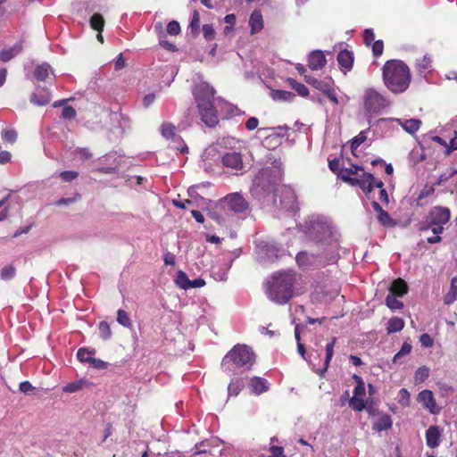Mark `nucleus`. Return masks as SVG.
<instances>
[{
    "instance_id": "obj_1",
    "label": "nucleus",
    "mask_w": 457,
    "mask_h": 457,
    "mask_svg": "<svg viewBox=\"0 0 457 457\" xmlns=\"http://www.w3.org/2000/svg\"><path fill=\"white\" fill-rule=\"evenodd\" d=\"M382 76L385 86L395 94L404 92L411 79L409 67L400 60L387 61L383 66Z\"/></svg>"
},
{
    "instance_id": "obj_2",
    "label": "nucleus",
    "mask_w": 457,
    "mask_h": 457,
    "mask_svg": "<svg viewBox=\"0 0 457 457\" xmlns=\"http://www.w3.org/2000/svg\"><path fill=\"white\" fill-rule=\"evenodd\" d=\"M306 237L316 243L325 246H331L337 241V233L326 218L312 216L304 223Z\"/></svg>"
},
{
    "instance_id": "obj_3",
    "label": "nucleus",
    "mask_w": 457,
    "mask_h": 457,
    "mask_svg": "<svg viewBox=\"0 0 457 457\" xmlns=\"http://www.w3.org/2000/svg\"><path fill=\"white\" fill-rule=\"evenodd\" d=\"M214 94V88L205 82L198 84L194 90L199 114L208 127L218 123L217 112L212 104Z\"/></svg>"
},
{
    "instance_id": "obj_4",
    "label": "nucleus",
    "mask_w": 457,
    "mask_h": 457,
    "mask_svg": "<svg viewBox=\"0 0 457 457\" xmlns=\"http://www.w3.org/2000/svg\"><path fill=\"white\" fill-rule=\"evenodd\" d=\"M279 181V170L272 168L262 169L253 179L250 193L258 200L265 199L277 191L276 187Z\"/></svg>"
},
{
    "instance_id": "obj_5",
    "label": "nucleus",
    "mask_w": 457,
    "mask_h": 457,
    "mask_svg": "<svg viewBox=\"0 0 457 457\" xmlns=\"http://www.w3.org/2000/svg\"><path fill=\"white\" fill-rule=\"evenodd\" d=\"M294 275L290 272L274 274L272 281L269 282V298L279 304L286 303L293 295Z\"/></svg>"
},
{
    "instance_id": "obj_6",
    "label": "nucleus",
    "mask_w": 457,
    "mask_h": 457,
    "mask_svg": "<svg viewBox=\"0 0 457 457\" xmlns=\"http://www.w3.org/2000/svg\"><path fill=\"white\" fill-rule=\"evenodd\" d=\"M255 361V355L245 345H237L223 358L221 366L227 371H235L236 368L249 369Z\"/></svg>"
},
{
    "instance_id": "obj_7",
    "label": "nucleus",
    "mask_w": 457,
    "mask_h": 457,
    "mask_svg": "<svg viewBox=\"0 0 457 457\" xmlns=\"http://www.w3.org/2000/svg\"><path fill=\"white\" fill-rule=\"evenodd\" d=\"M363 103L365 111L371 113H378L389 104L386 98L373 88H368L364 92Z\"/></svg>"
},
{
    "instance_id": "obj_8",
    "label": "nucleus",
    "mask_w": 457,
    "mask_h": 457,
    "mask_svg": "<svg viewBox=\"0 0 457 457\" xmlns=\"http://www.w3.org/2000/svg\"><path fill=\"white\" fill-rule=\"evenodd\" d=\"M224 208L234 212H242L248 207V203L239 193L228 195L221 202Z\"/></svg>"
},
{
    "instance_id": "obj_9",
    "label": "nucleus",
    "mask_w": 457,
    "mask_h": 457,
    "mask_svg": "<svg viewBox=\"0 0 457 457\" xmlns=\"http://www.w3.org/2000/svg\"><path fill=\"white\" fill-rule=\"evenodd\" d=\"M451 217L450 210L446 207L442 206H436L434 207L428 214L426 216V218H428L435 222H437V224H440L442 227L445 225Z\"/></svg>"
},
{
    "instance_id": "obj_10",
    "label": "nucleus",
    "mask_w": 457,
    "mask_h": 457,
    "mask_svg": "<svg viewBox=\"0 0 457 457\" xmlns=\"http://www.w3.org/2000/svg\"><path fill=\"white\" fill-rule=\"evenodd\" d=\"M418 400L424 407L428 409L431 413H437L439 409L436 408L433 393L429 390H423L418 395Z\"/></svg>"
},
{
    "instance_id": "obj_11",
    "label": "nucleus",
    "mask_w": 457,
    "mask_h": 457,
    "mask_svg": "<svg viewBox=\"0 0 457 457\" xmlns=\"http://www.w3.org/2000/svg\"><path fill=\"white\" fill-rule=\"evenodd\" d=\"M222 163L228 168L240 170L243 167L242 157L240 154L232 152L227 153L222 157Z\"/></svg>"
},
{
    "instance_id": "obj_12",
    "label": "nucleus",
    "mask_w": 457,
    "mask_h": 457,
    "mask_svg": "<svg viewBox=\"0 0 457 457\" xmlns=\"http://www.w3.org/2000/svg\"><path fill=\"white\" fill-rule=\"evenodd\" d=\"M258 133L265 136L264 144L273 147L280 144V134L275 133V129L271 128H261L258 129Z\"/></svg>"
},
{
    "instance_id": "obj_13",
    "label": "nucleus",
    "mask_w": 457,
    "mask_h": 457,
    "mask_svg": "<svg viewBox=\"0 0 457 457\" xmlns=\"http://www.w3.org/2000/svg\"><path fill=\"white\" fill-rule=\"evenodd\" d=\"M326 64V58L321 51H313L310 54L308 66L312 70H320Z\"/></svg>"
},
{
    "instance_id": "obj_14",
    "label": "nucleus",
    "mask_w": 457,
    "mask_h": 457,
    "mask_svg": "<svg viewBox=\"0 0 457 457\" xmlns=\"http://www.w3.org/2000/svg\"><path fill=\"white\" fill-rule=\"evenodd\" d=\"M284 198L280 199L282 208L287 211L293 212L295 209V196L290 188H282Z\"/></svg>"
},
{
    "instance_id": "obj_15",
    "label": "nucleus",
    "mask_w": 457,
    "mask_h": 457,
    "mask_svg": "<svg viewBox=\"0 0 457 457\" xmlns=\"http://www.w3.org/2000/svg\"><path fill=\"white\" fill-rule=\"evenodd\" d=\"M337 342V338L333 337L331 342L326 345V357L324 361V366L320 370H314L316 373H318L321 378L324 376L325 372L328 370L329 367L330 361L334 354V346Z\"/></svg>"
},
{
    "instance_id": "obj_16",
    "label": "nucleus",
    "mask_w": 457,
    "mask_h": 457,
    "mask_svg": "<svg viewBox=\"0 0 457 457\" xmlns=\"http://www.w3.org/2000/svg\"><path fill=\"white\" fill-rule=\"evenodd\" d=\"M440 431L437 427L431 426L426 431V441L428 446L435 448L439 445L440 443Z\"/></svg>"
},
{
    "instance_id": "obj_17",
    "label": "nucleus",
    "mask_w": 457,
    "mask_h": 457,
    "mask_svg": "<svg viewBox=\"0 0 457 457\" xmlns=\"http://www.w3.org/2000/svg\"><path fill=\"white\" fill-rule=\"evenodd\" d=\"M389 291L390 295L402 297L407 293L408 286L403 279L397 278L391 284Z\"/></svg>"
},
{
    "instance_id": "obj_18",
    "label": "nucleus",
    "mask_w": 457,
    "mask_h": 457,
    "mask_svg": "<svg viewBox=\"0 0 457 457\" xmlns=\"http://www.w3.org/2000/svg\"><path fill=\"white\" fill-rule=\"evenodd\" d=\"M374 176L371 173L362 171L360 175L359 187L366 194H370L373 190Z\"/></svg>"
},
{
    "instance_id": "obj_19",
    "label": "nucleus",
    "mask_w": 457,
    "mask_h": 457,
    "mask_svg": "<svg viewBox=\"0 0 457 457\" xmlns=\"http://www.w3.org/2000/svg\"><path fill=\"white\" fill-rule=\"evenodd\" d=\"M22 50L21 43L15 44L9 49H4L0 53V60L3 62H8L20 54Z\"/></svg>"
},
{
    "instance_id": "obj_20",
    "label": "nucleus",
    "mask_w": 457,
    "mask_h": 457,
    "mask_svg": "<svg viewBox=\"0 0 457 457\" xmlns=\"http://www.w3.org/2000/svg\"><path fill=\"white\" fill-rule=\"evenodd\" d=\"M396 121L403 127V129L410 134L415 133L420 127L421 120L418 119H410L403 121L397 119Z\"/></svg>"
},
{
    "instance_id": "obj_21",
    "label": "nucleus",
    "mask_w": 457,
    "mask_h": 457,
    "mask_svg": "<svg viewBox=\"0 0 457 457\" xmlns=\"http://www.w3.org/2000/svg\"><path fill=\"white\" fill-rule=\"evenodd\" d=\"M52 73V69L49 64L43 63L35 69L34 76L37 80L45 81L46 80L50 74Z\"/></svg>"
},
{
    "instance_id": "obj_22",
    "label": "nucleus",
    "mask_w": 457,
    "mask_h": 457,
    "mask_svg": "<svg viewBox=\"0 0 457 457\" xmlns=\"http://www.w3.org/2000/svg\"><path fill=\"white\" fill-rule=\"evenodd\" d=\"M392 427V420L389 415H381L373 424V429L382 431L389 429Z\"/></svg>"
},
{
    "instance_id": "obj_23",
    "label": "nucleus",
    "mask_w": 457,
    "mask_h": 457,
    "mask_svg": "<svg viewBox=\"0 0 457 457\" xmlns=\"http://www.w3.org/2000/svg\"><path fill=\"white\" fill-rule=\"evenodd\" d=\"M249 23L252 29V33H256L262 29V17L259 12H253L250 16Z\"/></svg>"
},
{
    "instance_id": "obj_24",
    "label": "nucleus",
    "mask_w": 457,
    "mask_h": 457,
    "mask_svg": "<svg viewBox=\"0 0 457 457\" xmlns=\"http://www.w3.org/2000/svg\"><path fill=\"white\" fill-rule=\"evenodd\" d=\"M421 229L422 230L431 229V231L435 235H440L441 233H443L445 228L440 224H437V222H435L434 220L425 217L424 220L422 222Z\"/></svg>"
},
{
    "instance_id": "obj_25",
    "label": "nucleus",
    "mask_w": 457,
    "mask_h": 457,
    "mask_svg": "<svg viewBox=\"0 0 457 457\" xmlns=\"http://www.w3.org/2000/svg\"><path fill=\"white\" fill-rule=\"evenodd\" d=\"M353 61L352 54L347 50L340 51L337 54V62L344 68H352Z\"/></svg>"
},
{
    "instance_id": "obj_26",
    "label": "nucleus",
    "mask_w": 457,
    "mask_h": 457,
    "mask_svg": "<svg viewBox=\"0 0 457 457\" xmlns=\"http://www.w3.org/2000/svg\"><path fill=\"white\" fill-rule=\"evenodd\" d=\"M270 96L275 101L290 102L295 98V94L286 90H272Z\"/></svg>"
},
{
    "instance_id": "obj_27",
    "label": "nucleus",
    "mask_w": 457,
    "mask_h": 457,
    "mask_svg": "<svg viewBox=\"0 0 457 457\" xmlns=\"http://www.w3.org/2000/svg\"><path fill=\"white\" fill-rule=\"evenodd\" d=\"M251 387H252L253 392L256 395H260L268 390V386H266V381L258 377H254L252 378Z\"/></svg>"
},
{
    "instance_id": "obj_28",
    "label": "nucleus",
    "mask_w": 457,
    "mask_h": 457,
    "mask_svg": "<svg viewBox=\"0 0 457 457\" xmlns=\"http://www.w3.org/2000/svg\"><path fill=\"white\" fill-rule=\"evenodd\" d=\"M50 100V96L46 91L36 92L31 96V102L37 105H46Z\"/></svg>"
},
{
    "instance_id": "obj_29",
    "label": "nucleus",
    "mask_w": 457,
    "mask_h": 457,
    "mask_svg": "<svg viewBox=\"0 0 457 457\" xmlns=\"http://www.w3.org/2000/svg\"><path fill=\"white\" fill-rule=\"evenodd\" d=\"M404 327V321L401 318L390 319L387 322V333H395L402 330Z\"/></svg>"
},
{
    "instance_id": "obj_30",
    "label": "nucleus",
    "mask_w": 457,
    "mask_h": 457,
    "mask_svg": "<svg viewBox=\"0 0 457 457\" xmlns=\"http://www.w3.org/2000/svg\"><path fill=\"white\" fill-rule=\"evenodd\" d=\"M89 23L93 29L102 32L104 26V19L100 13H94L90 18Z\"/></svg>"
},
{
    "instance_id": "obj_31",
    "label": "nucleus",
    "mask_w": 457,
    "mask_h": 457,
    "mask_svg": "<svg viewBox=\"0 0 457 457\" xmlns=\"http://www.w3.org/2000/svg\"><path fill=\"white\" fill-rule=\"evenodd\" d=\"M161 134L165 138L174 137L176 138L175 131L176 127L170 122H163L160 128Z\"/></svg>"
},
{
    "instance_id": "obj_32",
    "label": "nucleus",
    "mask_w": 457,
    "mask_h": 457,
    "mask_svg": "<svg viewBox=\"0 0 457 457\" xmlns=\"http://www.w3.org/2000/svg\"><path fill=\"white\" fill-rule=\"evenodd\" d=\"M87 385H88V383L86 380L75 381V382L66 385L63 387V391L67 392V393H75V392H78V391L83 389Z\"/></svg>"
},
{
    "instance_id": "obj_33",
    "label": "nucleus",
    "mask_w": 457,
    "mask_h": 457,
    "mask_svg": "<svg viewBox=\"0 0 457 457\" xmlns=\"http://www.w3.org/2000/svg\"><path fill=\"white\" fill-rule=\"evenodd\" d=\"M16 269L12 264L4 266L0 271V277L3 280H9L15 277Z\"/></svg>"
},
{
    "instance_id": "obj_34",
    "label": "nucleus",
    "mask_w": 457,
    "mask_h": 457,
    "mask_svg": "<svg viewBox=\"0 0 457 457\" xmlns=\"http://www.w3.org/2000/svg\"><path fill=\"white\" fill-rule=\"evenodd\" d=\"M175 283L179 287L187 290L188 289V283H190V279L184 271L179 270L175 278Z\"/></svg>"
},
{
    "instance_id": "obj_35",
    "label": "nucleus",
    "mask_w": 457,
    "mask_h": 457,
    "mask_svg": "<svg viewBox=\"0 0 457 457\" xmlns=\"http://www.w3.org/2000/svg\"><path fill=\"white\" fill-rule=\"evenodd\" d=\"M199 28H200L199 13L197 11H195L193 12L191 21H190L191 33L195 36H197L199 34Z\"/></svg>"
},
{
    "instance_id": "obj_36",
    "label": "nucleus",
    "mask_w": 457,
    "mask_h": 457,
    "mask_svg": "<svg viewBox=\"0 0 457 457\" xmlns=\"http://www.w3.org/2000/svg\"><path fill=\"white\" fill-rule=\"evenodd\" d=\"M100 337L104 340H108L112 337V331L109 324L106 321H101L98 326Z\"/></svg>"
},
{
    "instance_id": "obj_37",
    "label": "nucleus",
    "mask_w": 457,
    "mask_h": 457,
    "mask_svg": "<svg viewBox=\"0 0 457 457\" xmlns=\"http://www.w3.org/2000/svg\"><path fill=\"white\" fill-rule=\"evenodd\" d=\"M117 321L123 327H131V320L127 312L119 310L117 312Z\"/></svg>"
},
{
    "instance_id": "obj_38",
    "label": "nucleus",
    "mask_w": 457,
    "mask_h": 457,
    "mask_svg": "<svg viewBox=\"0 0 457 457\" xmlns=\"http://www.w3.org/2000/svg\"><path fill=\"white\" fill-rule=\"evenodd\" d=\"M395 296L396 295L389 294L386 297V304L392 310L402 309L403 307V303L401 301L397 300Z\"/></svg>"
},
{
    "instance_id": "obj_39",
    "label": "nucleus",
    "mask_w": 457,
    "mask_h": 457,
    "mask_svg": "<svg viewBox=\"0 0 457 457\" xmlns=\"http://www.w3.org/2000/svg\"><path fill=\"white\" fill-rule=\"evenodd\" d=\"M417 66L420 72L425 71L431 66V57L428 54L423 55L420 59L417 60Z\"/></svg>"
},
{
    "instance_id": "obj_40",
    "label": "nucleus",
    "mask_w": 457,
    "mask_h": 457,
    "mask_svg": "<svg viewBox=\"0 0 457 457\" xmlns=\"http://www.w3.org/2000/svg\"><path fill=\"white\" fill-rule=\"evenodd\" d=\"M429 376V369L426 366L419 368L415 372V381L421 383L427 379Z\"/></svg>"
},
{
    "instance_id": "obj_41",
    "label": "nucleus",
    "mask_w": 457,
    "mask_h": 457,
    "mask_svg": "<svg viewBox=\"0 0 457 457\" xmlns=\"http://www.w3.org/2000/svg\"><path fill=\"white\" fill-rule=\"evenodd\" d=\"M17 136V132L12 129H4L2 131V139L10 144H13L16 141Z\"/></svg>"
},
{
    "instance_id": "obj_42",
    "label": "nucleus",
    "mask_w": 457,
    "mask_h": 457,
    "mask_svg": "<svg viewBox=\"0 0 457 457\" xmlns=\"http://www.w3.org/2000/svg\"><path fill=\"white\" fill-rule=\"evenodd\" d=\"M349 407H351L354 411H361L365 408V403L361 397L353 396L349 400Z\"/></svg>"
},
{
    "instance_id": "obj_43",
    "label": "nucleus",
    "mask_w": 457,
    "mask_h": 457,
    "mask_svg": "<svg viewBox=\"0 0 457 457\" xmlns=\"http://www.w3.org/2000/svg\"><path fill=\"white\" fill-rule=\"evenodd\" d=\"M411 351V345L404 343L401 350L394 356L393 361L397 362L403 356L408 355Z\"/></svg>"
},
{
    "instance_id": "obj_44",
    "label": "nucleus",
    "mask_w": 457,
    "mask_h": 457,
    "mask_svg": "<svg viewBox=\"0 0 457 457\" xmlns=\"http://www.w3.org/2000/svg\"><path fill=\"white\" fill-rule=\"evenodd\" d=\"M290 85L300 96H308L309 90L303 84L296 82L295 80H291Z\"/></svg>"
},
{
    "instance_id": "obj_45",
    "label": "nucleus",
    "mask_w": 457,
    "mask_h": 457,
    "mask_svg": "<svg viewBox=\"0 0 457 457\" xmlns=\"http://www.w3.org/2000/svg\"><path fill=\"white\" fill-rule=\"evenodd\" d=\"M367 139V137H366V134H365V131H361L353 140H352V145H351V148H352V151L353 152L355 149H357V147L362 144L363 142H365V140Z\"/></svg>"
},
{
    "instance_id": "obj_46",
    "label": "nucleus",
    "mask_w": 457,
    "mask_h": 457,
    "mask_svg": "<svg viewBox=\"0 0 457 457\" xmlns=\"http://www.w3.org/2000/svg\"><path fill=\"white\" fill-rule=\"evenodd\" d=\"M378 220L379 222L385 226H393L394 221L392 218L389 216L387 212L385 210L381 211L380 213L378 215Z\"/></svg>"
},
{
    "instance_id": "obj_47",
    "label": "nucleus",
    "mask_w": 457,
    "mask_h": 457,
    "mask_svg": "<svg viewBox=\"0 0 457 457\" xmlns=\"http://www.w3.org/2000/svg\"><path fill=\"white\" fill-rule=\"evenodd\" d=\"M398 403L403 406H407L410 403V394L405 388H402L398 394Z\"/></svg>"
},
{
    "instance_id": "obj_48",
    "label": "nucleus",
    "mask_w": 457,
    "mask_h": 457,
    "mask_svg": "<svg viewBox=\"0 0 457 457\" xmlns=\"http://www.w3.org/2000/svg\"><path fill=\"white\" fill-rule=\"evenodd\" d=\"M80 199L79 194H75L74 197L61 198L54 203L55 205H70Z\"/></svg>"
},
{
    "instance_id": "obj_49",
    "label": "nucleus",
    "mask_w": 457,
    "mask_h": 457,
    "mask_svg": "<svg viewBox=\"0 0 457 457\" xmlns=\"http://www.w3.org/2000/svg\"><path fill=\"white\" fill-rule=\"evenodd\" d=\"M242 389L240 381L231 382L228 386V395H237Z\"/></svg>"
},
{
    "instance_id": "obj_50",
    "label": "nucleus",
    "mask_w": 457,
    "mask_h": 457,
    "mask_svg": "<svg viewBox=\"0 0 457 457\" xmlns=\"http://www.w3.org/2000/svg\"><path fill=\"white\" fill-rule=\"evenodd\" d=\"M203 33H204V37L206 40L211 41L214 38L215 31H214L212 25L204 24L203 26Z\"/></svg>"
},
{
    "instance_id": "obj_51",
    "label": "nucleus",
    "mask_w": 457,
    "mask_h": 457,
    "mask_svg": "<svg viewBox=\"0 0 457 457\" xmlns=\"http://www.w3.org/2000/svg\"><path fill=\"white\" fill-rule=\"evenodd\" d=\"M79 173L73 170H66L60 173V178L66 182L72 181L73 179H77Z\"/></svg>"
},
{
    "instance_id": "obj_52",
    "label": "nucleus",
    "mask_w": 457,
    "mask_h": 457,
    "mask_svg": "<svg viewBox=\"0 0 457 457\" xmlns=\"http://www.w3.org/2000/svg\"><path fill=\"white\" fill-rule=\"evenodd\" d=\"M95 353H96L95 350H88L87 348H80V349H79V351L77 353V357L79 358V360L80 361L84 362L85 360H87V356L94 355Z\"/></svg>"
},
{
    "instance_id": "obj_53",
    "label": "nucleus",
    "mask_w": 457,
    "mask_h": 457,
    "mask_svg": "<svg viewBox=\"0 0 457 457\" xmlns=\"http://www.w3.org/2000/svg\"><path fill=\"white\" fill-rule=\"evenodd\" d=\"M180 31V26L178 21H172L167 25V32L170 35H178Z\"/></svg>"
},
{
    "instance_id": "obj_54",
    "label": "nucleus",
    "mask_w": 457,
    "mask_h": 457,
    "mask_svg": "<svg viewBox=\"0 0 457 457\" xmlns=\"http://www.w3.org/2000/svg\"><path fill=\"white\" fill-rule=\"evenodd\" d=\"M359 171L362 172L363 171L362 168L360 166H357V165H353L351 168L343 169L341 170V175L345 174L348 176H351V175H358L359 176Z\"/></svg>"
},
{
    "instance_id": "obj_55",
    "label": "nucleus",
    "mask_w": 457,
    "mask_h": 457,
    "mask_svg": "<svg viewBox=\"0 0 457 457\" xmlns=\"http://www.w3.org/2000/svg\"><path fill=\"white\" fill-rule=\"evenodd\" d=\"M384 49V44L382 40L375 41L372 45V53L375 56L382 54Z\"/></svg>"
},
{
    "instance_id": "obj_56",
    "label": "nucleus",
    "mask_w": 457,
    "mask_h": 457,
    "mask_svg": "<svg viewBox=\"0 0 457 457\" xmlns=\"http://www.w3.org/2000/svg\"><path fill=\"white\" fill-rule=\"evenodd\" d=\"M76 116V111L73 107L71 106H66L63 108L62 110V117L64 119H69V120H71L73 118H75Z\"/></svg>"
},
{
    "instance_id": "obj_57",
    "label": "nucleus",
    "mask_w": 457,
    "mask_h": 457,
    "mask_svg": "<svg viewBox=\"0 0 457 457\" xmlns=\"http://www.w3.org/2000/svg\"><path fill=\"white\" fill-rule=\"evenodd\" d=\"M19 387L21 392L24 393L25 395H30L34 390V386L29 381L21 382Z\"/></svg>"
},
{
    "instance_id": "obj_58",
    "label": "nucleus",
    "mask_w": 457,
    "mask_h": 457,
    "mask_svg": "<svg viewBox=\"0 0 457 457\" xmlns=\"http://www.w3.org/2000/svg\"><path fill=\"white\" fill-rule=\"evenodd\" d=\"M331 87V85L328 81L325 80H319L317 83L315 88L323 92L324 94L327 93V91Z\"/></svg>"
},
{
    "instance_id": "obj_59",
    "label": "nucleus",
    "mask_w": 457,
    "mask_h": 457,
    "mask_svg": "<svg viewBox=\"0 0 457 457\" xmlns=\"http://www.w3.org/2000/svg\"><path fill=\"white\" fill-rule=\"evenodd\" d=\"M457 299V293L453 292L452 289L445 295L444 298V303L445 304H451Z\"/></svg>"
},
{
    "instance_id": "obj_60",
    "label": "nucleus",
    "mask_w": 457,
    "mask_h": 457,
    "mask_svg": "<svg viewBox=\"0 0 457 457\" xmlns=\"http://www.w3.org/2000/svg\"><path fill=\"white\" fill-rule=\"evenodd\" d=\"M420 344L425 347H430L433 345V340L428 334H423L420 336Z\"/></svg>"
},
{
    "instance_id": "obj_61",
    "label": "nucleus",
    "mask_w": 457,
    "mask_h": 457,
    "mask_svg": "<svg viewBox=\"0 0 457 457\" xmlns=\"http://www.w3.org/2000/svg\"><path fill=\"white\" fill-rule=\"evenodd\" d=\"M259 120L255 117L249 118L245 122V127L249 130H253L258 127Z\"/></svg>"
},
{
    "instance_id": "obj_62",
    "label": "nucleus",
    "mask_w": 457,
    "mask_h": 457,
    "mask_svg": "<svg viewBox=\"0 0 457 457\" xmlns=\"http://www.w3.org/2000/svg\"><path fill=\"white\" fill-rule=\"evenodd\" d=\"M76 153L83 161L88 160L92 157V154L87 148H79L76 150Z\"/></svg>"
},
{
    "instance_id": "obj_63",
    "label": "nucleus",
    "mask_w": 457,
    "mask_h": 457,
    "mask_svg": "<svg viewBox=\"0 0 457 457\" xmlns=\"http://www.w3.org/2000/svg\"><path fill=\"white\" fill-rule=\"evenodd\" d=\"M374 33H373V30L370 29H365L364 33H363V38H364V42L367 44V45H370L373 40H374Z\"/></svg>"
},
{
    "instance_id": "obj_64",
    "label": "nucleus",
    "mask_w": 457,
    "mask_h": 457,
    "mask_svg": "<svg viewBox=\"0 0 457 457\" xmlns=\"http://www.w3.org/2000/svg\"><path fill=\"white\" fill-rule=\"evenodd\" d=\"M271 455L269 457H285L283 455V448L278 446H272L270 448Z\"/></svg>"
}]
</instances>
